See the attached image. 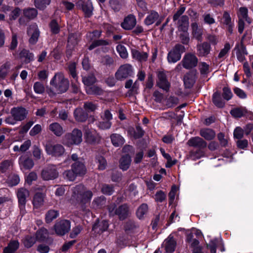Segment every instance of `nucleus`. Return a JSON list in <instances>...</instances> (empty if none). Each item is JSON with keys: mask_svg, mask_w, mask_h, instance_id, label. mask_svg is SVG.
Returning a JSON list of instances; mask_svg holds the SVG:
<instances>
[{"mask_svg": "<svg viewBox=\"0 0 253 253\" xmlns=\"http://www.w3.org/2000/svg\"><path fill=\"white\" fill-rule=\"evenodd\" d=\"M19 177L17 174H13L12 175H11L8 178V182L9 184L11 186L17 185L19 183Z\"/></svg>", "mask_w": 253, "mask_h": 253, "instance_id": "nucleus-57", "label": "nucleus"}, {"mask_svg": "<svg viewBox=\"0 0 253 253\" xmlns=\"http://www.w3.org/2000/svg\"><path fill=\"white\" fill-rule=\"evenodd\" d=\"M185 51V47L179 44L175 46L169 52L168 60L169 63H175L179 61L181 57V54Z\"/></svg>", "mask_w": 253, "mask_h": 253, "instance_id": "nucleus-6", "label": "nucleus"}, {"mask_svg": "<svg viewBox=\"0 0 253 253\" xmlns=\"http://www.w3.org/2000/svg\"><path fill=\"white\" fill-rule=\"evenodd\" d=\"M111 123L106 120V121H101L99 122L98 126L101 129H109L111 126Z\"/></svg>", "mask_w": 253, "mask_h": 253, "instance_id": "nucleus-62", "label": "nucleus"}, {"mask_svg": "<svg viewBox=\"0 0 253 253\" xmlns=\"http://www.w3.org/2000/svg\"><path fill=\"white\" fill-rule=\"evenodd\" d=\"M32 153L34 159L36 160H40L43 158L42 150L36 145L33 146Z\"/></svg>", "mask_w": 253, "mask_h": 253, "instance_id": "nucleus-44", "label": "nucleus"}, {"mask_svg": "<svg viewBox=\"0 0 253 253\" xmlns=\"http://www.w3.org/2000/svg\"><path fill=\"white\" fill-rule=\"evenodd\" d=\"M223 97L224 99L229 100L233 96L231 90L228 87H224L223 88Z\"/></svg>", "mask_w": 253, "mask_h": 253, "instance_id": "nucleus-59", "label": "nucleus"}, {"mask_svg": "<svg viewBox=\"0 0 253 253\" xmlns=\"http://www.w3.org/2000/svg\"><path fill=\"white\" fill-rule=\"evenodd\" d=\"M191 28L192 30V33L194 38L198 41H201L203 33V28L198 26L196 22L191 24Z\"/></svg>", "mask_w": 253, "mask_h": 253, "instance_id": "nucleus-22", "label": "nucleus"}, {"mask_svg": "<svg viewBox=\"0 0 253 253\" xmlns=\"http://www.w3.org/2000/svg\"><path fill=\"white\" fill-rule=\"evenodd\" d=\"M115 214L118 215L120 219L126 218L128 214V207L126 205H124L120 206L114 212Z\"/></svg>", "mask_w": 253, "mask_h": 253, "instance_id": "nucleus-31", "label": "nucleus"}, {"mask_svg": "<svg viewBox=\"0 0 253 253\" xmlns=\"http://www.w3.org/2000/svg\"><path fill=\"white\" fill-rule=\"evenodd\" d=\"M86 141L89 143H95L99 140V136L94 129H86L84 133Z\"/></svg>", "mask_w": 253, "mask_h": 253, "instance_id": "nucleus-17", "label": "nucleus"}, {"mask_svg": "<svg viewBox=\"0 0 253 253\" xmlns=\"http://www.w3.org/2000/svg\"><path fill=\"white\" fill-rule=\"evenodd\" d=\"M44 196L41 193H36L33 198V204L35 208H40L43 206L44 203Z\"/></svg>", "mask_w": 253, "mask_h": 253, "instance_id": "nucleus-26", "label": "nucleus"}, {"mask_svg": "<svg viewBox=\"0 0 253 253\" xmlns=\"http://www.w3.org/2000/svg\"><path fill=\"white\" fill-rule=\"evenodd\" d=\"M18 163L22 170L31 169L34 165L33 160L27 154H23L18 159Z\"/></svg>", "mask_w": 253, "mask_h": 253, "instance_id": "nucleus-11", "label": "nucleus"}, {"mask_svg": "<svg viewBox=\"0 0 253 253\" xmlns=\"http://www.w3.org/2000/svg\"><path fill=\"white\" fill-rule=\"evenodd\" d=\"M82 80L83 82L86 86H90L96 82V79L93 75L87 77H83Z\"/></svg>", "mask_w": 253, "mask_h": 253, "instance_id": "nucleus-51", "label": "nucleus"}, {"mask_svg": "<svg viewBox=\"0 0 253 253\" xmlns=\"http://www.w3.org/2000/svg\"><path fill=\"white\" fill-rule=\"evenodd\" d=\"M82 132L75 128L71 133L66 134L64 138L63 141L65 144L70 146L72 145H78L82 141Z\"/></svg>", "mask_w": 253, "mask_h": 253, "instance_id": "nucleus-4", "label": "nucleus"}, {"mask_svg": "<svg viewBox=\"0 0 253 253\" xmlns=\"http://www.w3.org/2000/svg\"><path fill=\"white\" fill-rule=\"evenodd\" d=\"M101 191L103 194L110 195L113 193L114 189L112 186L105 184L102 186Z\"/></svg>", "mask_w": 253, "mask_h": 253, "instance_id": "nucleus-61", "label": "nucleus"}, {"mask_svg": "<svg viewBox=\"0 0 253 253\" xmlns=\"http://www.w3.org/2000/svg\"><path fill=\"white\" fill-rule=\"evenodd\" d=\"M217 239L211 240L210 243L208 245V248L211 251V253H216Z\"/></svg>", "mask_w": 253, "mask_h": 253, "instance_id": "nucleus-64", "label": "nucleus"}, {"mask_svg": "<svg viewBox=\"0 0 253 253\" xmlns=\"http://www.w3.org/2000/svg\"><path fill=\"white\" fill-rule=\"evenodd\" d=\"M50 84L58 93L65 92L69 87V82L62 73L55 74L50 81Z\"/></svg>", "mask_w": 253, "mask_h": 253, "instance_id": "nucleus-3", "label": "nucleus"}, {"mask_svg": "<svg viewBox=\"0 0 253 253\" xmlns=\"http://www.w3.org/2000/svg\"><path fill=\"white\" fill-rule=\"evenodd\" d=\"M188 27V17L186 15L181 16L178 22V30L183 32H187Z\"/></svg>", "mask_w": 253, "mask_h": 253, "instance_id": "nucleus-27", "label": "nucleus"}, {"mask_svg": "<svg viewBox=\"0 0 253 253\" xmlns=\"http://www.w3.org/2000/svg\"><path fill=\"white\" fill-rule=\"evenodd\" d=\"M30 196L29 191L24 188H20L17 190V197L18 200L19 207L20 211L22 213L25 212V207L27 202V199Z\"/></svg>", "mask_w": 253, "mask_h": 253, "instance_id": "nucleus-8", "label": "nucleus"}, {"mask_svg": "<svg viewBox=\"0 0 253 253\" xmlns=\"http://www.w3.org/2000/svg\"><path fill=\"white\" fill-rule=\"evenodd\" d=\"M28 34L30 37L29 42L31 44H35L38 41L40 32L36 25H31L27 31Z\"/></svg>", "mask_w": 253, "mask_h": 253, "instance_id": "nucleus-14", "label": "nucleus"}, {"mask_svg": "<svg viewBox=\"0 0 253 253\" xmlns=\"http://www.w3.org/2000/svg\"><path fill=\"white\" fill-rule=\"evenodd\" d=\"M20 56L21 58H25V62L26 63H29L34 59V54L25 49L21 51Z\"/></svg>", "mask_w": 253, "mask_h": 253, "instance_id": "nucleus-41", "label": "nucleus"}, {"mask_svg": "<svg viewBox=\"0 0 253 253\" xmlns=\"http://www.w3.org/2000/svg\"><path fill=\"white\" fill-rule=\"evenodd\" d=\"M198 59L196 55L192 53L185 54L182 59L183 66L186 69H190L197 66Z\"/></svg>", "mask_w": 253, "mask_h": 253, "instance_id": "nucleus-10", "label": "nucleus"}, {"mask_svg": "<svg viewBox=\"0 0 253 253\" xmlns=\"http://www.w3.org/2000/svg\"><path fill=\"white\" fill-rule=\"evenodd\" d=\"M237 14L239 19L245 20L249 23H251V20L248 17V9L247 7H240L237 12Z\"/></svg>", "mask_w": 253, "mask_h": 253, "instance_id": "nucleus-35", "label": "nucleus"}, {"mask_svg": "<svg viewBox=\"0 0 253 253\" xmlns=\"http://www.w3.org/2000/svg\"><path fill=\"white\" fill-rule=\"evenodd\" d=\"M112 144L115 147L122 146L125 143V139L119 134L113 133L110 135Z\"/></svg>", "mask_w": 253, "mask_h": 253, "instance_id": "nucleus-30", "label": "nucleus"}, {"mask_svg": "<svg viewBox=\"0 0 253 253\" xmlns=\"http://www.w3.org/2000/svg\"><path fill=\"white\" fill-rule=\"evenodd\" d=\"M86 93L88 94L100 95L102 94L103 90L96 86H89L86 87Z\"/></svg>", "mask_w": 253, "mask_h": 253, "instance_id": "nucleus-42", "label": "nucleus"}, {"mask_svg": "<svg viewBox=\"0 0 253 253\" xmlns=\"http://www.w3.org/2000/svg\"><path fill=\"white\" fill-rule=\"evenodd\" d=\"M212 101L214 104L219 108H222L224 106V102L221 99L220 93L215 92L212 96Z\"/></svg>", "mask_w": 253, "mask_h": 253, "instance_id": "nucleus-39", "label": "nucleus"}, {"mask_svg": "<svg viewBox=\"0 0 253 253\" xmlns=\"http://www.w3.org/2000/svg\"><path fill=\"white\" fill-rule=\"evenodd\" d=\"M80 37V35L78 33L70 34L69 35L67 46V55L68 57L71 55L72 51L74 50L75 46L78 44Z\"/></svg>", "mask_w": 253, "mask_h": 253, "instance_id": "nucleus-12", "label": "nucleus"}, {"mask_svg": "<svg viewBox=\"0 0 253 253\" xmlns=\"http://www.w3.org/2000/svg\"><path fill=\"white\" fill-rule=\"evenodd\" d=\"M63 175L66 179L69 181H74L76 179V176L79 175L75 172V170H73L72 169V170L65 171L63 173Z\"/></svg>", "mask_w": 253, "mask_h": 253, "instance_id": "nucleus-48", "label": "nucleus"}, {"mask_svg": "<svg viewBox=\"0 0 253 253\" xmlns=\"http://www.w3.org/2000/svg\"><path fill=\"white\" fill-rule=\"evenodd\" d=\"M48 235L49 232L48 230L44 228H42L37 232L36 238L37 241L42 242L47 239Z\"/></svg>", "mask_w": 253, "mask_h": 253, "instance_id": "nucleus-36", "label": "nucleus"}, {"mask_svg": "<svg viewBox=\"0 0 253 253\" xmlns=\"http://www.w3.org/2000/svg\"><path fill=\"white\" fill-rule=\"evenodd\" d=\"M109 42L108 41L103 40H99L94 41L92 44L89 46L88 49L92 50L97 46L99 45H105L108 44Z\"/></svg>", "mask_w": 253, "mask_h": 253, "instance_id": "nucleus-54", "label": "nucleus"}, {"mask_svg": "<svg viewBox=\"0 0 253 253\" xmlns=\"http://www.w3.org/2000/svg\"><path fill=\"white\" fill-rule=\"evenodd\" d=\"M231 47V46L229 43H226L224 44V47L221 49L219 53L218 58L219 59L224 58L230 50Z\"/></svg>", "mask_w": 253, "mask_h": 253, "instance_id": "nucleus-50", "label": "nucleus"}, {"mask_svg": "<svg viewBox=\"0 0 253 253\" xmlns=\"http://www.w3.org/2000/svg\"><path fill=\"white\" fill-rule=\"evenodd\" d=\"M211 49V44L205 42L197 45V54L199 56L206 57L210 53Z\"/></svg>", "mask_w": 253, "mask_h": 253, "instance_id": "nucleus-13", "label": "nucleus"}, {"mask_svg": "<svg viewBox=\"0 0 253 253\" xmlns=\"http://www.w3.org/2000/svg\"><path fill=\"white\" fill-rule=\"evenodd\" d=\"M45 150L47 154L55 157H59L62 155L65 152L63 146L60 144L52 145L46 144L45 146Z\"/></svg>", "mask_w": 253, "mask_h": 253, "instance_id": "nucleus-9", "label": "nucleus"}, {"mask_svg": "<svg viewBox=\"0 0 253 253\" xmlns=\"http://www.w3.org/2000/svg\"><path fill=\"white\" fill-rule=\"evenodd\" d=\"M201 73L206 75L210 72L209 65L205 62H202L199 65Z\"/></svg>", "mask_w": 253, "mask_h": 253, "instance_id": "nucleus-60", "label": "nucleus"}, {"mask_svg": "<svg viewBox=\"0 0 253 253\" xmlns=\"http://www.w3.org/2000/svg\"><path fill=\"white\" fill-rule=\"evenodd\" d=\"M163 246L165 248L166 252L172 253L175 250L176 242L173 237L170 235L164 242Z\"/></svg>", "mask_w": 253, "mask_h": 253, "instance_id": "nucleus-18", "label": "nucleus"}, {"mask_svg": "<svg viewBox=\"0 0 253 253\" xmlns=\"http://www.w3.org/2000/svg\"><path fill=\"white\" fill-rule=\"evenodd\" d=\"M35 242L36 240L35 238L30 236H27L24 240V244L27 248H30Z\"/></svg>", "mask_w": 253, "mask_h": 253, "instance_id": "nucleus-56", "label": "nucleus"}, {"mask_svg": "<svg viewBox=\"0 0 253 253\" xmlns=\"http://www.w3.org/2000/svg\"><path fill=\"white\" fill-rule=\"evenodd\" d=\"M10 114L11 116L7 117L5 121L9 125H14L17 122L25 120L27 116L28 111L22 107H17L11 109Z\"/></svg>", "mask_w": 253, "mask_h": 253, "instance_id": "nucleus-2", "label": "nucleus"}, {"mask_svg": "<svg viewBox=\"0 0 253 253\" xmlns=\"http://www.w3.org/2000/svg\"><path fill=\"white\" fill-rule=\"evenodd\" d=\"M200 134L202 137L207 140L213 139L215 136L214 131L208 128L201 129L200 131Z\"/></svg>", "mask_w": 253, "mask_h": 253, "instance_id": "nucleus-28", "label": "nucleus"}, {"mask_svg": "<svg viewBox=\"0 0 253 253\" xmlns=\"http://www.w3.org/2000/svg\"><path fill=\"white\" fill-rule=\"evenodd\" d=\"M19 243L18 241H11L7 246L4 248L3 253H14L19 248Z\"/></svg>", "mask_w": 253, "mask_h": 253, "instance_id": "nucleus-32", "label": "nucleus"}, {"mask_svg": "<svg viewBox=\"0 0 253 253\" xmlns=\"http://www.w3.org/2000/svg\"><path fill=\"white\" fill-rule=\"evenodd\" d=\"M96 163L98 164V168L100 170H104L107 166L106 160L101 156H98L96 158Z\"/></svg>", "mask_w": 253, "mask_h": 253, "instance_id": "nucleus-47", "label": "nucleus"}, {"mask_svg": "<svg viewBox=\"0 0 253 253\" xmlns=\"http://www.w3.org/2000/svg\"><path fill=\"white\" fill-rule=\"evenodd\" d=\"M58 176V172L54 167L47 168L43 169L42 172V177L45 180H52L56 178Z\"/></svg>", "mask_w": 253, "mask_h": 253, "instance_id": "nucleus-15", "label": "nucleus"}, {"mask_svg": "<svg viewBox=\"0 0 253 253\" xmlns=\"http://www.w3.org/2000/svg\"><path fill=\"white\" fill-rule=\"evenodd\" d=\"M148 206L146 204H141L138 208L136 211V215L139 218H143L148 211Z\"/></svg>", "mask_w": 253, "mask_h": 253, "instance_id": "nucleus-40", "label": "nucleus"}, {"mask_svg": "<svg viewBox=\"0 0 253 253\" xmlns=\"http://www.w3.org/2000/svg\"><path fill=\"white\" fill-rule=\"evenodd\" d=\"M158 81L157 84L159 86L164 90H168L169 86V84L167 80L166 74L163 72H160L158 73Z\"/></svg>", "mask_w": 253, "mask_h": 253, "instance_id": "nucleus-21", "label": "nucleus"}, {"mask_svg": "<svg viewBox=\"0 0 253 253\" xmlns=\"http://www.w3.org/2000/svg\"><path fill=\"white\" fill-rule=\"evenodd\" d=\"M51 0H35L36 6L39 9H44L50 3Z\"/></svg>", "mask_w": 253, "mask_h": 253, "instance_id": "nucleus-52", "label": "nucleus"}, {"mask_svg": "<svg viewBox=\"0 0 253 253\" xmlns=\"http://www.w3.org/2000/svg\"><path fill=\"white\" fill-rule=\"evenodd\" d=\"M72 168L79 175L84 174L86 172V169L84 163L80 161L76 162L73 164Z\"/></svg>", "mask_w": 253, "mask_h": 253, "instance_id": "nucleus-25", "label": "nucleus"}, {"mask_svg": "<svg viewBox=\"0 0 253 253\" xmlns=\"http://www.w3.org/2000/svg\"><path fill=\"white\" fill-rule=\"evenodd\" d=\"M117 51L122 58H126L128 57V53L126 47L122 44H119L116 47Z\"/></svg>", "mask_w": 253, "mask_h": 253, "instance_id": "nucleus-49", "label": "nucleus"}, {"mask_svg": "<svg viewBox=\"0 0 253 253\" xmlns=\"http://www.w3.org/2000/svg\"><path fill=\"white\" fill-rule=\"evenodd\" d=\"M49 26L52 33L57 34L59 32L60 27L57 21L52 20L51 21Z\"/></svg>", "mask_w": 253, "mask_h": 253, "instance_id": "nucleus-58", "label": "nucleus"}, {"mask_svg": "<svg viewBox=\"0 0 253 253\" xmlns=\"http://www.w3.org/2000/svg\"><path fill=\"white\" fill-rule=\"evenodd\" d=\"M59 216V212L57 211L50 210L45 214V221L49 223Z\"/></svg>", "mask_w": 253, "mask_h": 253, "instance_id": "nucleus-38", "label": "nucleus"}, {"mask_svg": "<svg viewBox=\"0 0 253 253\" xmlns=\"http://www.w3.org/2000/svg\"><path fill=\"white\" fill-rule=\"evenodd\" d=\"M88 115L81 108H77L74 111V117L78 122H84L87 118Z\"/></svg>", "mask_w": 253, "mask_h": 253, "instance_id": "nucleus-34", "label": "nucleus"}, {"mask_svg": "<svg viewBox=\"0 0 253 253\" xmlns=\"http://www.w3.org/2000/svg\"><path fill=\"white\" fill-rule=\"evenodd\" d=\"M131 157L128 155H125L122 156L119 161V167L123 170H127L131 164Z\"/></svg>", "mask_w": 253, "mask_h": 253, "instance_id": "nucleus-23", "label": "nucleus"}, {"mask_svg": "<svg viewBox=\"0 0 253 253\" xmlns=\"http://www.w3.org/2000/svg\"><path fill=\"white\" fill-rule=\"evenodd\" d=\"M244 130L240 127H237L234 131V136L237 139H241L244 135Z\"/></svg>", "mask_w": 253, "mask_h": 253, "instance_id": "nucleus-63", "label": "nucleus"}, {"mask_svg": "<svg viewBox=\"0 0 253 253\" xmlns=\"http://www.w3.org/2000/svg\"><path fill=\"white\" fill-rule=\"evenodd\" d=\"M159 17L158 12L155 11H151L147 16L144 20L146 25H150L153 24Z\"/></svg>", "mask_w": 253, "mask_h": 253, "instance_id": "nucleus-33", "label": "nucleus"}, {"mask_svg": "<svg viewBox=\"0 0 253 253\" xmlns=\"http://www.w3.org/2000/svg\"><path fill=\"white\" fill-rule=\"evenodd\" d=\"M133 74V68L129 64L121 65L115 73L116 78L118 80H124Z\"/></svg>", "mask_w": 253, "mask_h": 253, "instance_id": "nucleus-7", "label": "nucleus"}, {"mask_svg": "<svg viewBox=\"0 0 253 253\" xmlns=\"http://www.w3.org/2000/svg\"><path fill=\"white\" fill-rule=\"evenodd\" d=\"M109 5L115 11H119L122 7V4L118 0H110Z\"/></svg>", "mask_w": 253, "mask_h": 253, "instance_id": "nucleus-55", "label": "nucleus"}, {"mask_svg": "<svg viewBox=\"0 0 253 253\" xmlns=\"http://www.w3.org/2000/svg\"><path fill=\"white\" fill-rule=\"evenodd\" d=\"M13 161L12 160H5L0 164V170L5 172L10 170L13 166Z\"/></svg>", "mask_w": 253, "mask_h": 253, "instance_id": "nucleus-37", "label": "nucleus"}, {"mask_svg": "<svg viewBox=\"0 0 253 253\" xmlns=\"http://www.w3.org/2000/svg\"><path fill=\"white\" fill-rule=\"evenodd\" d=\"M190 146L197 147L200 149L205 148L207 144L205 141L199 137H194L190 138L187 142Z\"/></svg>", "mask_w": 253, "mask_h": 253, "instance_id": "nucleus-19", "label": "nucleus"}, {"mask_svg": "<svg viewBox=\"0 0 253 253\" xmlns=\"http://www.w3.org/2000/svg\"><path fill=\"white\" fill-rule=\"evenodd\" d=\"M136 21L133 15H130L125 18L124 22L121 24L122 27L125 30H131L136 25Z\"/></svg>", "mask_w": 253, "mask_h": 253, "instance_id": "nucleus-20", "label": "nucleus"}, {"mask_svg": "<svg viewBox=\"0 0 253 253\" xmlns=\"http://www.w3.org/2000/svg\"><path fill=\"white\" fill-rule=\"evenodd\" d=\"M71 200H75L77 203L85 204L90 202L93 196L91 191L86 189L82 184L78 185L72 189Z\"/></svg>", "mask_w": 253, "mask_h": 253, "instance_id": "nucleus-1", "label": "nucleus"}, {"mask_svg": "<svg viewBox=\"0 0 253 253\" xmlns=\"http://www.w3.org/2000/svg\"><path fill=\"white\" fill-rule=\"evenodd\" d=\"M24 16L29 19L34 18L37 15V10L35 8H28L24 10Z\"/></svg>", "mask_w": 253, "mask_h": 253, "instance_id": "nucleus-45", "label": "nucleus"}, {"mask_svg": "<svg viewBox=\"0 0 253 253\" xmlns=\"http://www.w3.org/2000/svg\"><path fill=\"white\" fill-rule=\"evenodd\" d=\"M33 89L37 94H42L44 92L45 87L43 84L40 82H36L33 85Z\"/></svg>", "mask_w": 253, "mask_h": 253, "instance_id": "nucleus-46", "label": "nucleus"}, {"mask_svg": "<svg viewBox=\"0 0 253 253\" xmlns=\"http://www.w3.org/2000/svg\"><path fill=\"white\" fill-rule=\"evenodd\" d=\"M230 113L235 118H241L247 113V110L244 109L236 108L232 110Z\"/></svg>", "mask_w": 253, "mask_h": 253, "instance_id": "nucleus-43", "label": "nucleus"}, {"mask_svg": "<svg viewBox=\"0 0 253 253\" xmlns=\"http://www.w3.org/2000/svg\"><path fill=\"white\" fill-rule=\"evenodd\" d=\"M131 55L133 59L140 62L146 61L148 57L147 52H140L136 49L131 50Z\"/></svg>", "mask_w": 253, "mask_h": 253, "instance_id": "nucleus-24", "label": "nucleus"}, {"mask_svg": "<svg viewBox=\"0 0 253 253\" xmlns=\"http://www.w3.org/2000/svg\"><path fill=\"white\" fill-rule=\"evenodd\" d=\"M71 228L70 222L66 219L57 221L53 226L55 233L59 236H63L69 232Z\"/></svg>", "mask_w": 253, "mask_h": 253, "instance_id": "nucleus-5", "label": "nucleus"}, {"mask_svg": "<svg viewBox=\"0 0 253 253\" xmlns=\"http://www.w3.org/2000/svg\"><path fill=\"white\" fill-rule=\"evenodd\" d=\"M11 67V63L7 62L4 64L0 68V76L1 77H5L8 73Z\"/></svg>", "mask_w": 253, "mask_h": 253, "instance_id": "nucleus-53", "label": "nucleus"}, {"mask_svg": "<svg viewBox=\"0 0 253 253\" xmlns=\"http://www.w3.org/2000/svg\"><path fill=\"white\" fill-rule=\"evenodd\" d=\"M49 129L57 136L62 135L64 132L62 126L57 123L51 124L49 126Z\"/></svg>", "mask_w": 253, "mask_h": 253, "instance_id": "nucleus-29", "label": "nucleus"}, {"mask_svg": "<svg viewBox=\"0 0 253 253\" xmlns=\"http://www.w3.org/2000/svg\"><path fill=\"white\" fill-rule=\"evenodd\" d=\"M77 6L82 8L86 16L90 17L92 15L93 8L90 0H88L85 2L80 1L77 3Z\"/></svg>", "mask_w": 253, "mask_h": 253, "instance_id": "nucleus-16", "label": "nucleus"}]
</instances>
